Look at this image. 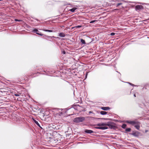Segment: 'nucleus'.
<instances>
[{
    "label": "nucleus",
    "instance_id": "1",
    "mask_svg": "<svg viewBox=\"0 0 149 149\" xmlns=\"http://www.w3.org/2000/svg\"><path fill=\"white\" fill-rule=\"evenodd\" d=\"M96 125L99 127H95V128L102 130H104L108 129V127H107L105 126L106 125L109 126V127L111 128H112V126L109 123H99Z\"/></svg>",
    "mask_w": 149,
    "mask_h": 149
},
{
    "label": "nucleus",
    "instance_id": "2",
    "mask_svg": "<svg viewBox=\"0 0 149 149\" xmlns=\"http://www.w3.org/2000/svg\"><path fill=\"white\" fill-rule=\"evenodd\" d=\"M85 119L84 117H78L75 118L73 120V121L76 123H79L82 122Z\"/></svg>",
    "mask_w": 149,
    "mask_h": 149
},
{
    "label": "nucleus",
    "instance_id": "3",
    "mask_svg": "<svg viewBox=\"0 0 149 149\" xmlns=\"http://www.w3.org/2000/svg\"><path fill=\"white\" fill-rule=\"evenodd\" d=\"M134 125V127L138 130H139L140 128V123L137 121Z\"/></svg>",
    "mask_w": 149,
    "mask_h": 149
},
{
    "label": "nucleus",
    "instance_id": "4",
    "mask_svg": "<svg viewBox=\"0 0 149 149\" xmlns=\"http://www.w3.org/2000/svg\"><path fill=\"white\" fill-rule=\"evenodd\" d=\"M143 8V6L141 5H137L135 7L136 10H139Z\"/></svg>",
    "mask_w": 149,
    "mask_h": 149
},
{
    "label": "nucleus",
    "instance_id": "5",
    "mask_svg": "<svg viewBox=\"0 0 149 149\" xmlns=\"http://www.w3.org/2000/svg\"><path fill=\"white\" fill-rule=\"evenodd\" d=\"M137 121H126V123H127L130 124H131L132 125H134L136 123V122Z\"/></svg>",
    "mask_w": 149,
    "mask_h": 149
},
{
    "label": "nucleus",
    "instance_id": "6",
    "mask_svg": "<svg viewBox=\"0 0 149 149\" xmlns=\"http://www.w3.org/2000/svg\"><path fill=\"white\" fill-rule=\"evenodd\" d=\"M101 109L107 111L110 108L109 107H102Z\"/></svg>",
    "mask_w": 149,
    "mask_h": 149
},
{
    "label": "nucleus",
    "instance_id": "7",
    "mask_svg": "<svg viewBox=\"0 0 149 149\" xmlns=\"http://www.w3.org/2000/svg\"><path fill=\"white\" fill-rule=\"evenodd\" d=\"M139 132H135L134 133L132 134L134 136H139Z\"/></svg>",
    "mask_w": 149,
    "mask_h": 149
},
{
    "label": "nucleus",
    "instance_id": "8",
    "mask_svg": "<svg viewBox=\"0 0 149 149\" xmlns=\"http://www.w3.org/2000/svg\"><path fill=\"white\" fill-rule=\"evenodd\" d=\"M59 36L61 37H64L65 36V35L64 33H62L59 34Z\"/></svg>",
    "mask_w": 149,
    "mask_h": 149
},
{
    "label": "nucleus",
    "instance_id": "9",
    "mask_svg": "<svg viewBox=\"0 0 149 149\" xmlns=\"http://www.w3.org/2000/svg\"><path fill=\"white\" fill-rule=\"evenodd\" d=\"M33 120L34 121V123L37 125H38V126H40V124H39V123H38V122L36 120H35L34 119H33Z\"/></svg>",
    "mask_w": 149,
    "mask_h": 149
},
{
    "label": "nucleus",
    "instance_id": "10",
    "mask_svg": "<svg viewBox=\"0 0 149 149\" xmlns=\"http://www.w3.org/2000/svg\"><path fill=\"white\" fill-rule=\"evenodd\" d=\"M100 113L102 115H106L107 114V112L105 111H101Z\"/></svg>",
    "mask_w": 149,
    "mask_h": 149
},
{
    "label": "nucleus",
    "instance_id": "11",
    "mask_svg": "<svg viewBox=\"0 0 149 149\" xmlns=\"http://www.w3.org/2000/svg\"><path fill=\"white\" fill-rule=\"evenodd\" d=\"M85 132L88 133H91L93 132L91 130H86L85 131Z\"/></svg>",
    "mask_w": 149,
    "mask_h": 149
},
{
    "label": "nucleus",
    "instance_id": "12",
    "mask_svg": "<svg viewBox=\"0 0 149 149\" xmlns=\"http://www.w3.org/2000/svg\"><path fill=\"white\" fill-rule=\"evenodd\" d=\"M77 9V8H74L72 9H71L69 10L70 11H71L72 12H74L75 10Z\"/></svg>",
    "mask_w": 149,
    "mask_h": 149
},
{
    "label": "nucleus",
    "instance_id": "13",
    "mask_svg": "<svg viewBox=\"0 0 149 149\" xmlns=\"http://www.w3.org/2000/svg\"><path fill=\"white\" fill-rule=\"evenodd\" d=\"M81 42L82 43L84 44H85V43L84 40L82 39H81Z\"/></svg>",
    "mask_w": 149,
    "mask_h": 149
},
{
    "label": "nucleus",
    "instance_id": "14",
    "mask_svg": "<svg viewBox=\"0 0 149 149\" xmlns=\"http://www.w3.org/2000/svg\"><path fill=\"white\" fill-rule=\"evenodd\" d=\"M126 126V125L125 124H123L122 125V127L123 128H125Z\"/></svg>",
    "mask_w": 149,
    "mask_h": 149
},
{
    "label": "nucleus",
    "instance_id": "15",
    "mask_svg": "<svg viewBox=\"0 0 149 149\" xmlns=\"http://www.w3.org/2000/svg\"><path fill=\"white\" fill-rule=\"evenodd\" d=\"M82 26H74L73 28H79Z\"/></svg>",
    "mask_w": 149,
    "mask_h": 149
},
{
    "label": "nucleus",
    "instance_id": "16",
    "mask_svg": "<svg viewBox=\"0 0 149 149\" xmlns=\"http://www.w3.org/2000/svg\"><path fill=\"white\" fill-rule=\"evenodd\" d=\"M126 131L127 132H130L131 130V129L130 128H128L126 129Z\"/></svg>",
    "mask_w": 149,
    "mask_h": 149
},
{
    "label": "nucleus",
    "instance_id": "17",
    "mask_svg": "<svg viewBox=\"0 0 149 149\" xmlns=\"http://www.w3.org/2000/svg\"><path fill=\"white\" fill-rule=\"evenodd\" d=\"M44 31H48L49 32H52V31L51 30H44Z\"/></svg>",
    "mask_w": 149,
    "mask_h": 149
},
{
    "label": "nucleus",
    "instance_id": "18",
    "mask_svg": "<svg viewBox=\"0 0 149 149\" xmlns=\"http://www.w3.org/2000/svg\"><path fill=\"white\" fill-rule=\"evenodd\" d=\"M36 34H37L38 35H39L40 36H42L43 35V34H41V33H38V32H36Z\"/></svg>",
    "mask_w": 149,
    "mask_h": 149
},
{
    "label": "nucleus",
    "instance_id": "19",
    "mask_svg": "<svg viewBox=\"0 0 149 149\" xmlns=\"http://www.w3.org/2000/svg\"><path fill=\"white\" fill-rule=\"evenodd\" d=\"M97 20H93L92 21H91V22H90V23H93L96 21Z\"/></svg>",
    "mask_w": 149,
    "mask_h": 149
},
{
    "label": "nucleus",
    "instance_id": "20",
    "mask_svg": "<svg viewBox=\"0 0 149 149\" xmlns=\"http://www.w3.org/2000/svg\"><path fill=\"white\" fill-rule=\"evenodd\" d=\"M122 4V3H118L116 5V6H118L119 5H120Z\"/></svg>",
    "mask_w": 149,
    "mask_h": 149
},
{
    "label": "nucleus",
    "instance_id": "21",
    "mask_svg": "<svg viewBox=\"0 0 149 149\" xmlns=\"http://www.w3.org/2000/svg\"><path fill=\"white\" fill-rule=\"evenodd\" d=\"M15 21H19V22H20V21H21V20H18V19H15Z\"/></svg>",
    "mask_w": 149,
    "mask_h": 149
},
{
    "label": "nucleus",
    "instance_id": "22",
    "mask_svg": "<svg viewBox=\"0 0 149 149\" xmlns=\"http://www.w3.org/2000/svg\"><path fill=\"white\" fill-rule=\"evenodd\" d=\"M110 35L111 36H113L115 35V33H112L110 34Z\"/></svg>",
    "mask_w": 149,
    "mask_h": 149
},
{
    "label": "nucleus",
    "instance_id": "23",
    "mask_svg": "<svg viewBox=\"0 0 149 149\" xmlns=\"http://www.w3.org/2000/svg\"><path fill=\"white\" fill-rule=\"evenodd\" d=\"M33 32H36L38 31L37 29H35L33 30Z\"/></svg>",
    "mask_w": 149,
    "mask_h": 149
},
{
    "label": "nucleus",
    "instance_id": "24",
    "mask_svg": "<svg viewBox=\"0 0 149 149\" xmlns=\"http://www.w3.org/2000/svg\"><path fill=\"white\" fill-rule=\"evenodd\" d=\"M20 94H15V95L16 96H19Z\"/></svg>",
    "mask_w": 149,
    "mask_h": 149
},
{
    "label": "nucleus",
    "instance_id": "25",
    "mask_svg": "<svg viewBox=\"0 0 149 149\" xmlns=\"http://www.w3.org/2000/svg\"><path fill=\"white\" fill-rule=\"evenodd\" d=\"M63 54H65V51H63Z\"/></svg>",
    "mask_w": 149,
    "mask_h": 149
},
{
    "label": "nucleus",
    "instance_id": "26",
    "mask_svg": "<svg viewBox=\"0 0 149 149\" xmlns=\"http://www.w3.org/2000/svg\"><path fill=\"white\" fill-rule=\"evenodd\" d=\"M92 113V112L91 111H90L89 112V113Z\"/></svg>",
    "mask_w": 149,
    "mask_h": 149
},
{
    "label": "nucleus",
    "instance_id": "27",
    "mask_svg": "<svg viewBox=\"0 0 149 149\" xmlns=\"http://www.w3.org/2000/svg\"><path fill=\"white\" fill-rule=\"evenodd\" d=\"M134 97H136L135 94H134Z\"/></svg>",
    "mask_w": 149,
    "mask_h": 149
}]
</instances>
